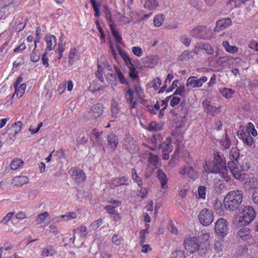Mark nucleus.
Here are the masks:
<instances>
[{
  "label": "nucleus",
  "instance_id": "nucleus-46",
  "mask_svg": "<svg viewBox=\"0 0 258 258\" xmlns=\"http://www.w3.org/2000/svg\"><path fill=\"white\" fill-rule=\"evenodd\" d=\"M122 237L118 234H114L112 237V242L116 245H119L123 242Z\"/></svg>",
  "mask_w": 258,
  "mask_h": 258
},
{
  "label": "nucleus",
  "instance_id": "nucleus-60",
  "mask_svg": "<svg viewBox=\"0 0 258 258\" xmlns=\"http://www.w3.org/2000/svg\"><path fill=\"white\" fill-rule=\"evenodd\" d=\"M132 51L135 55L140 57L143 54V50L141 47L134 46L132 48Z\"/></svg>",
  "mask_w": 258,
  "mask_h": 258
},
{
  "label": "nucleus",
  "instance_id": "nucleus-2",
  "mask_svg": "<svg viewBox=\"0 0 258 258\" xmlns=\"http://www.w3.org/2000/svg\"><path fill=\"white\" fill-rule=\"evenodd\" d=\"M242 200V191L237 190L230 191L224 198V207L226 209L229 211H235L239 208Z\"/></svg>",
  "mask_w": 258,
  "mask_h": 258
},
{
  "label": "nucleus",
  "instance_id": "nucleus-35",
  "mask_svg": "<svg viewBox=\"0 0 258 258\" xmlns=\"http://www.w3.org/2000/svg\"><path fill=\"white\" fill-rule=\"evenodd\" d=\"M220 92L223 96L227 99H230L232 97L235 92L231 89L224 88L221 89Z\"/></svg>",
  "mask_w": 258,
  "mask_h": 258
},
{
  "label": "nucleus",
  "instance_id": "nucleus-18",
  "mask_svg": "<svg viewBox=\"0 0 258 258\" xmlns=\"http://www.w3.org/2000/svg\"><path fill=\"white\" fill-rule=\"evenodd\" d=\"M107 143L110 149L115 150L118 143L117 136L113 133L109 134L107 136Z\"/></svg>",
  "mask_w": 258,
  "mask_h": 258
},
{
  "label": "nucleus",
  "instance_id": "nucleus-40",
  "mask_svg": "<svg viewBox=\"0 0 258 258\" xmlns=\"http://www.w3.org/2000/svg\"><path fill=\"white\" fill-rule=\"evenodd\" d=\"M238 163H239L238 165L242 171H247L249 169V163L247 159H243L240 162L238 161Z\"/></svg>",
  "mask_w": 258,
  "mask_h": 258
},
{
  "label": "nucleus",
  "instance_id": "nucleus-22",
  "mask_svg": "<svg viewBox=\"0 0 258 258\" xmlns=\"http://www.w3.org/2000/svg\"><path fill=\"white\" fill-rule=\"evenodd\" d=\"M72 176L74 177L75 181L78 182L83 181L86 178L85 173L82 170L78 169L73 170Z\"/></svg>",
  "mask_w": 258,
  "mask_h": 258
},
{
  "label": "nucleus",
  "instance_id": "nucleus-47",
  "mask_svg": "<svg viewBox=\"0 0 258 258\" xmlns=\"http://www.w3.org/2000/svg\"><path fill=\"white\" fill-rule=\"evenodd\" d=\"M104 88V86L101 87H97L96 86V82L94 81L92 84H91L89 87V90L92 92L95 93L97 91H102Z\"/></svg>",
  "mask_w": 258,
  "mask_h": 258
},
{
  "label": "nucleus",
  "instance_id": "nucleus-3",
  "mask_svg": "<svg viewBox=\"0 0 258 258\" xmlns=\"http://www.w3.org/2000/svg\"><path fill=\"white\" fill-rule=\"evenodd\" d=\"M143 93V89L139 85H136L133 88H130L126 90L124 97L131 110L137 108L138 100L142 98Z\"/></svg>",
  "mask_w": 258,
  "mask_h": 258
},
{
  "label": "nucleus",
  "instance_id": "nucleus-55",
  "mask_svg": "<svg viewBox=\"0 0 258 258\" xmlns=\"http://www.w3.org/2000/svg\"><path fill=\"white\" fill-rule=\"evenodd\" d=\"M184 253L183 251L176 250L171 254L170 258H184Z\"/></svg>",
  "mask_w": 258,
  "mask_h": 258
},
{
  "label": "nucleus",
  "instance_id": "nucleus-9",
  "mask_svg": "<svg viewBox=\"0 0 258 258\" xmlns=\"http://www.w3.org/2000/svg\"><path fill=\"white\" fill-rule=\"evenodd\" d=\"M207 80L208 78L206 76H202L200 78H198L196 76H190L187 79L186 85L187 87H191L192 88H200Z\"/></svg>",
  "mask_w": 258,
  "mask_h": 258
},
{
  "label": "nucleus",
  "instance_id": "nucleus-23",
  "mask_svg": "<svg viewBox=\"0 0 258 258\" xmlns=\"http://www.w3.org/2000/svg\"><path fill=\"white\" fill-rule=\"evenodd\" d=\"M128 179V177L127 176L114 178L112 179V184L115 186H119L122 185H128V184L126 183Z\"/></svg>",
  "mask_w": 258,
  "mask_h": 258
},
{
  "label": "nucleus",
  "instance_id": "nucleus-32",
  "mask_svg": "<svg viewBox=\"0 0 258 258\" xmlns=\"http://www.w3.org/2000/svg\"><path fill=\"white\" fill-rule=\"evenodd\" d=\"M55 253L53 247L52 245H48L45 247L41 253L42 256H50L53 255Z\"/></svg>",
  "mask_w": 258,
  "mask_h": 258
},
{
  "label": "nucleus",
  "instance_id": "nucleus-44",
  "mask_svg": "<svg viewBox=\"0 0 258 258\" xmlns=\"http://www.w3.org/2000/svg\"><path fill=\"white\" fill-rule=\"evenodd\" d=\"M119 108L116 102L113 100L111 103V112L112 116L114 117H116L118 114L119 113Z\"/></svg>",
  "mask_w": 258,
  "mask_h": 258
},
{
  "label": "nucleus",
  "instance_id": "nucleus-7",
  "mask_svg": "<svg viewBox=\"0 0 258 258\" xmlns=\"http://www.w3.org/2000/svg\"><path fill=\"white\" fill-rule=\"evenodd\" d=\"M228 229V223L225 219L220 218L217 220L215 223V230L218 235L224 237L227 234Z\"/></svg>",
  "mask_w": 258,
  "mask_h": 258
},
{
  "label": "nucleus",
  "instance_id": "nucleus-27",
  "mask_svg": "<svg viewBox=\"0 0 258 258\" xmlns=\"http://www.w3.org/2000/svg\"><path fill=\"white\" fill-rule=\"evenodd\" d=\"M24 164L22 160L19 158L14 159L10 164V167L12 170H15L20 168H21Z\"/></svg>",
  "mask_w": 258,
  "mask_h": 258
},
{
  "label": "nucleus",
  "instance_id": "nucleus-61",
  "mask_svg": "<svg viewBox=\"0 0 258 258\" xmlns=\"http://www.w3.org/2000/svg\"><path fill=\"white\" fill-rule=\"evenodd\" d=\"M148 232L147 229H143L141 230L140 232V238L141 239L140 241V244L141 245H143L145 242V240L146 239V234Z\"/></svg>",
  "mask_w": 258,
  "mask_h": 258
},
{
  "label": "nucleus",
  "instance_id": "nucleus-19",
  "mask_svg": "<svg viewBox=\"0 0 258 258\" xmlns=\"http://www.w3.org/2000/svg\"><path fill=\"white\" fill-rule=\"evenodd\" d=\"M29 182V179L26 176H17L12 179V183L17 186H22Z\"/></svg>",
  "mask_w": 258,
  "mask_h": 258
},
{
  "label": "nucleus",
  "instance_id": "nucleus-53",
  "mask_svg": "<svg viewBox=\"0 0 258 258\" xmlns=\"http://www.w3.org/2000/svg\"><path fill=\"white\" fill-rule=\"evenodd\" d=\"M77 215L75 212H70L66 215H61V218H63L66 221H69L71 219L76 218Z\"/></svg>",
  "mask_w": 258,
  "mask_h": 258
},
{
  "label": "nucleus",
  "instance_id": "nucleus-24",
  "mask_svg": "<svg viewBox=\"0 0 258 258\" xmlns=\"http://www.w3.org/2000/svg\"><path fill=\"white\" fill-rule=\"evenodd\" d=\"M157 177L160 180L161 184V187L163 189L167 188V178L166 174L162 170H158L157 171Z\"/></svg>",
  "mask_w": 258,
  "mask_h": 258
},
{
  "label": "nucleus",
  "instance_id": "nucleus-41",
  "mask_svg": "<svg viewBox=\"0 0 258 258\" xmlns=\"http://www.w3.org/2000/svg\"><path fill=\"white\" fill-rule=\"evenodd\" d=\"M114 70L118 80L121 84H127V81L124 77L122 72L119 68L114 66Z\"/></svg>",
  "mask_w": 258,
  "mask_h": 258
},
{
  "label": "nucleus",
  "instance_id": "nucleus-16",
  "mask_svg": "<svg viewBox=\"0 0 258 258\" xmlns=\"http://www.w3.org/2000/svg\"><path fill=\"white\" fill-rule=\"evenodd\" d=\"M199 50H205L207 53L210 54L213 53V49L211 46L206 43L198 44L195 46L194 52L197 54L199 53Z\"/></svg>",
  "mask_w": 258,
  "mask_h": 258
},
{
  "label": "nucleus",
  "instance_id": "nucleus-33",
  "mask_svg": "<svg viewBox=\"0 0 258 258\" xmlns=\"http://www.w3.org/2000/svg\"><path fill=\"white\" fill-rule=\"evenodd\" d=\"M109 26L111 28V30L113 34V36L114 37L116 42L118 43H121L122 42V39L121 37L119 36L118 32L115 31L114 28V24L111 23V17H109Z\"/></svg>",
  "mask_w": 258,
  "mask_h": 258
},
{
  "label": "nucleus",
  "instance_id": "nucleus-15",
  "mask_svg": "<svg viewBox=\"0 0 258 258\" xmlns=\"http://www.w3.org/2000/svg\"><path fill=\"white\" fill-rule=\"evenodd\" d=\"M237 135L243 141L244 144L249 146L252 144L253 138L248 132H245L242 130L238 132Z\"/></svg>",
  "mask_w": 258,
  "mask_h": 258
},
{
  "label": "nucleus",
  "instance_id": "nucleus-54",
  "mask_svg": "<svg viewBox=\"0 0 258 258\" xmlns=\"http://www.w3.org/2000/svg\"><path fill=\"white\" fill-rule=\"evenodd\" d=\"M224 248V245L223 244V241H217L215 242L214 245V249L217 251V252H221L223 251Z\"/></svg>",
  "mask_w": 258,
  "mask_h": 258
},
{
  "label": "nucleus",
  "instance_id": "nucleus-64",
  "mask_svg": "<svg viewBox=\"0 0 258 258\" xmlns=\"http://www.w3.org/2000/svg\"><path fill=\"white\" fill-rule=\"evenodd\" d=\"M252 201L255 205L258 206V188L253 191L252 195Z\"/></svg>",
  "mask_w": 258,
  "mask_h": 258
},
{
  "label": "nucleus",
  "instance_id": "nucleus-59",
  "mask_svg": "<svg viewBox=\"0 0 258 258\" xmlns=\"http://www.w3.org/2000/svg\"><path fill=\"white\" fill-rule=\"evenodd\" d=\"M236 6L235 8L231 9L228 15L230 16H237L240 15V9Z\"/></svg>",
  "mask_w": 258,
  "mask_h": 258
},
{
  "label": "nucleus",
  "instance_id": "nucleus-43",
  "mask_svg": "<svg viewBox=\"0 0 258 258\" xmlns=\"http://www.w3.org/2000/svg\"><path fill=\"white\" fill-rule=\"evenodd\" d=\"M30 58L31 61L34 62H38L40 59V52L39 50L34 48L31 54Z\"/></svg>",
  "mask_w": 258,
  "mask_h": 258
},
{
  "label": "nucleus",
  "instance_id": "nucleus-29",
  "mask_svg": "<svg viewBox=\"0 0 258 258\" xmlns=\"http://www.w3.org/2000/svg\"><path fill=\"white\" fill-rule=\"evenodd\" d=\"M74 233H79L80 234V237L85 238L88 233V231L87 227L84 225H81L76 229H74Z\"/></svg>",
  "mask_w": 258,
  "mask_h": 258
},
{
  "label": "nucleus",
  "instance_id": "nucleus-25",
  "mask_svg": "<svg viewBox=\"0 0 258 258\" xmlns=\"http://www.w3.org/2000/svg\"><path fill=\"white\" fill-rule=\"evenodd\" d=\"M141 2L144 4L145 8L149 10H154L158 6L156 0H141Z\"/></svg>",
  "mask_w": 258,
  "mask_h": 258
},
{
  "label": "nucleus",
  "instance_id": "nucleus-28",
  "mask_svg": "<svg viewBox=\"0 0 258 258\" xmlns=\"http://www.w3.org/2000/svg\"><path fill=\"white\" fill-rule=\"evenodd\" d=\"M79 59V54L76 48L71 49L69 55V62L72 64Z\"/></svg>",
  "mask_w": 258,
  "mask_h": 258
},
{
  "label": "nucleus",
  "instance_id": "nucleus-50",
  "mask_svg": "<svg viewBox=\"0 0 258 258\" xmlns=\"http://www.w3.org/2000/svg\"><path fill=\"white\" fill-rule=\"evenodd\" d=\"M128 75L130 77L132 78L133 80L136 81L137 82L139 81V77L136 73V68L130 69Z\"/></svg>",
  "mask_w": 258,
  "mask_h": 258
},
{
  "label": "nucleus",
  "instance_id": "nucleus-58",
  "mask_svg": "<svg viewBox=\"0 0 258 258\" xmlns=\"http://www.w3.org/2000/svg\"><path fill=\"white\" fill-rule=\"evenodd\" d=\"M180 39L182 43L186 46H188L190 43L191 38L190 36L186 35H182L180 37Z\"/></svg>",
  "mask_w": 258,
  "mask_h": 258
},
{
  "label": "nucleus",
  "instance_id": "nucleus-10",
  "mask_svg": "<svg viewBox=\"0 0 258 258\" xmlns=\"http://www.w3.org/2000/svg\"><path fill=\"white\" fill-rule=\"evenodd\" d=\"M185 248L190 253H194L199 248L200 244L196 237H187L184 243Z\"/></svg>",
  "mask_w": 258,
  "mask_h": 258
},
{
  "label": "nucleus",
  "instance_id": "nucleus-21",
  "mask_svg": "<svg viewBox=\"0 0 258 258\" xmlns=\"http://www.w3.org/2000/svg\"><path fill=\"white\" fill-rule=\"evenodd\" d=\"M103 105L100 104L93 105L91 107V112L94 117L96 118L100 116L103 113Z\"/></svg>",
  "mask_w": 258,
  "mask_h": 258
},
{
  "label": "nucleus",
  "instance_id": "nucleus-39",
  "mask_svg": "<svg viewBox=\"0 0 258 258\" xmlns=\"http://www.w3.org/2000/svg\"><path fill=\"white\" fill-rule=\"evenodd\" d=\"M14 88L16 90L15 93L17 96L19 97H21L25 92L26 85L25 84H22L20 86Z\"/></svg>",
  "mask_w": 258,
  "mask_h": 258
},
{
  "label": "nucleus",
  "instance_id": "nucleus-48",
  "mask_svg": "<svg viewBox=\"0 0 258 258\" xmlns=\"http://www.w3.org/2000/svg\"><path fill=\"white\" fill-rule=\"evenodd\" d=\"M65 50V45L62 42H59L57 51H58V59L60 60L62 57V53Z\"/></svg>",
  "mask_w": 258,
  "mask_h": 258
},
{
  "label": "nucleus",
  "instance_id": "nucleus-20",
  "mask_svg": "<svg viewBox=\"0 0 258 258\" xmlns=\"http://www.w3.org/2000/svg\"><path fill=\"white\" fill-rule=\"evenodd\" d=\"M244 186L247 189H256L258 188V180L253 177L248 178L244 182Z\"/></svg>",
  "mask_w": 258,
  "mask_h": 258
},
{
  "label": "nucleus",
  "instance_id": "nucleus-11",
  "mask_svg": "<svg viewBox=\"0 0 258 258\" xmlns=\"http://www.w3.org/2000/svg\"><path fill=\"white\" fill-rule=\"evenodd\" d=\"M238 238L244 241H249L252 239V235L249 228L243 227L240 228L237 232Z\"/></svg>",
  "mask_w": 258,
  "mask_h": 258
},
{
  "label": "nucleus",
  "instance_id": "nucleus-51",
  "mask_svg": "<svg viewBox=\"0 0 258 258\" xmlns=\"http://www.w3.org/2000/svg\"><path fill=\"white\" fill-rule=\"evenodd\" d=\"M92 4L94 11L95 12V16H100V5L97 4L95 0H90Z\"/></svg>",
  "mask_w": 258,
  "mask_h": 258
},
{
  "label": "nucleus",
  "instance_id": "nucleus-38",
  "mask_svg": "<svg viewBox=\"0 0 258 258\" xmlns=\"http://www.w3.org/2000/svg\"><path fill=\"white\" fill-rule=\"evenodd\" d=\"M161 84V80L159 78H156L149 83L148 85L150 87L153 88L155 90H157L159 88Z\"/></svg>",
  "mask_w": 258,
  "mask_h": 258
},
{
  "label": "nucleus",
  "instance_id": "nucleus-52",
  "mask_svg": "<svg viewBox=\"0 0 258 258\" xmlns=\"http://www.w3.org/2000/svg\"><path fill=\"white\" fill-rule=\"evenodd\" d=\"M247 129L248 130L247 132L252 136L255 137L257 135V131L254 128V125L251 122H249L247 125Z\"/></svg>",
  "mask_w": 258,
  "mask_h": 258
},
{
  "label": "nucleus",
  "instance_id": "nucleus-31",
  "mask_svg": "<svg viewBox=\"0 0 258 258\" xmlns=\"http://www.w3.org/2000/svg\"><path fill=\"white\" fill-rule=\"evenodd\" d=\"M102 132H99L98 130L95 128L93 130L90 134V139L92 141L98 142L100 141V136L102 134Z\"/></svg>",
  "mask_w": 258,
  "mask_h": 258
},
{
  "label": "nucleus",
  "instance_id": "nucleus-36",
  "mask_svg": "<svg viewBox=\"0 0 258 258\" xmlns=\"http://www.w3.org/2000/svg\"><path fill=\"white\" fill-rule=\"evenodd\" d=\"M223 45L227 51L234 53L238 51V48L235 46L230 45L227 41L223 42Z\"/></svg>",
  "mask_w": 258,
  "mask_h": 258
},
{
  "label": "nucleus",
  "instance_id": "nucleus-12",
  "mask_svg": "<svg viewBox=\"0 0 258 258\" xmlns=\"http://www.w3.org/2000/svg\"><path fill=\"white\" fill-rule=\"evenodd\" d=\"M231 24V20L229 18H224L218 20L214 30V32H218L228 27Z\"/></svg>",
  "mask_w": 258,
  "mask_h": 258
},
{
  "label": "nucleus",
  "instance_id": "nucleus-14",
  "mask_svg": "<svg viewBox=\"0 0 258 258\" xmlns=\"http://www.w3.org/2000/svg\"><path fill=\"white\" fill-rule=\"evenodd\" d=\"M118 52L119 55L121 56L122 59L124 60L126 66L130 69L135 68V64L132 60L131 57L128 56V54L124 50L121 49L120 48H118Z\"/></svg>",
  "mask_w": 258,
  "mask_h": 258
},
{
  "label": "nucleus",
  "instance_id": "nucleus-8",
  "mask_svg": "<svg viewBox=\"0 0 258 258\" xmlns=\"http://www.w3.org/2000/svg\"><path fill=\"white\" fill-rule=\"evenodd\" d=\"M199 219L203 225L208 226L213 221V215L211 210L204 209L200 212Z\"/></svg>",
  "mask_w": 258,
  "mask_h": 258
},
{
  "label": "nucleus",
  "instance_id": "nucleus-57",
  "mask_svg": "<svg viewBox=\"0 0 258 258\" xmlns=\"http://www.w3.org/2000/svg\"><path fill=\"white\" fill-rule=\"evenodd\" d=\"M210 237V233L206 231H203L200 236V238L204 242H207Z\"/></svg>",
  "mask_w": 258,
  "mask_h": 258
},
{
  "label": "nucleus",
  "instance_id": "nucleus-13",
  "mask_svg": "<svg viewBox=\"0 0 258 258\" xmlns=\"http://www.w3.org/2000/svg\"><path fill=\"white\" fill-rule=\"evenodd\" d=\"M167 142H164L160 146L162 149V157L164 160H168L169 158V153L172 151V146H171L170 140L167 138Z\"/></svg>",
  "mask_w": 258,
  "mask_h": 258
},
{
  "label": "nucleus",
  "instance_id": "nucleus-45",
  "mask_svg": "<svg viewBox=\"0 0 258 258\" xmlns=\"http://www.w3.org/2000/svg\"><path fill=\"white\" fill-rule=\"evenodd\" d=\"M161 129V125L155 121L151 122L149 125L148 130L151 132L158 131Z\"/></svg>",
  "mask_w": 258,
  "mask_h": 258
},
{
  "label": "nucleus",
  "instance_id": "nucleus-56",
  "mask_svg": "<svg viewBox=\"0 0 258 258\" xmlns=\"http://www.w3.org/2000/svg\"><path fill=\"white\" fill-rule=\"evenodd\" d=\"M190 5L197 10L200 11L202 8V2L199 0H190Z\"/></svg>",
  "mask_w": 258,
  "mask_h": 258
},
{
  "label": "nucleus",
  "instance_id": "nucleus-62",
  "mask_svg": "<svg viewBox=\"0 0 258 258\" xmlns=\"http://www.w3.org/2000/svg\"><path fill=\"white\" fill-rule=\"evenodd\" d=\"M116 207L113 205H107L104 207V209L106 210V212L109 214H114L115 213Z\"/></svg>",
  "mask_w": 258,
  "mask_h": 258
},
{
  "label": "nucleus",
  "instance_id": "nucleus-4",
  "mask_svg": "<svg viewBox=\"0 0 258 258\" xmlns=\"http://www.w3.org/2000/svg\"><path fill=\"white\" fill-rule=\"evenodd\" d=\"M190 34L194 37L204 39H210L215 37L211 29L203 26L193 29Z\"/></svg>",
  "mask_w": 258,
  "mask_h": 258
},
{
  "label": "nucleus",
  "instance_id": "nucleus-1",
  "mask_svg": "<svg viewBox=\"0 0 258 258\" xmlns=\"http://www.w3.org/2000/svg\"><path fill=\"white\" fill-rule=\"evenodd\" d=\"M237 149L233 148L229 154V159L231 160L228 162V167L226 166V163L222 159L220 154L218 152L214 154V160L209 163V164L205 162L203 167L204 171L207 173H219L222 178L226 181L230 179L229 175L228 169L233 176L237 179H240L241 172L240 167L238 165V153Z\"/></svg>",
  "mask_w": 258,
  "mask_h": 258
},
{
  "label": "nucleus",
  "instance_id": "nucleus-5",
  "mask_svg": "<svg viewBox=\"0 0 258 258\" xmlns=\"http://www.w3.org/2000/svg\"><path fill=\"white\" fill-rule=\"evenodd\" d=\"M256 216V212L250 206H246L243 208L240 214V222L243 225L251 223Z\"/></svg>",
  "mask_w": 258,
  "mask_h": 258
},
{
  "label": "nucleus",
  "instance_id": "nucleus-42",
  "mask_svg": "<svg viewBox=\"0 0 258 258\" xmlns=\"http://www.w3.org/2000/svg\"><path fill=\"white\" fill-rule=\"evenodd\" d=\"M22 123L20 121H17L13 123L11 127V130L13 131V133L16 135L18 134L22 129Z\"/></svg>",
  "mask_w": 258,
  "mask_h": 258
},
{
  "label": "nucleus",
  "instance_id": "nucleus-26",
  "mask_svg": "<svg viewBox=\"0 0 258 258\" xmlns=\"http://www.w3.org/2000/svg\"><path fill=\"white\" fill-rule=\"evenodd\" d=\"M110 68L108 62L101 58V60L98 61V72L96 73V76H98V73H102L104 69H107L108 70H110Z\"/></svg>",
  "mask_w": 258,
  "mask_h": 258
},
{
  "label": "nucleus",
  "instance_id": "nucleus-17",
  "mask_svg": "<svg viewBox=\"0 0 258 258\" xmlns=\"http://www.w3.org/2000/svg\"><path fill=\"white\" fill-rule=\"evenodd\" d=\"M47 47L45 51L53 50L56 46V38L54 35L47 36L45 37Z\"/></svg>",
  "mask_w": 258,
  "mask_h": 258
},
{
  "label": "nucleus",
  "instance_id": "nucleus-30",
  "mask_svg": "<svg viewBox=\"0 0 258 258\" xmlns=\"http://www.w3.org/2000/svg\"><path fill=\"white\" fill-rule=\"evenodd\" d=\"M214 208L216 212L218 214L220 215H222L224 214V211L221 201L218 200H215L214 203Z\"/></svg>",
  "mask_w": 258,
  "mask_h": 258
},
{
  "label": "nucleus",
  "instance_id": "nucleus-34",
  "mask_svg": "<svg viewBox=\"0 0 258 258\" xmlns=\"http://www.w3.org/2000/svg\"><path fill=\"white\" fill-rule=\"evenodd\" d=\"M158 160L159 158L157 156L152 153L149 154L148 157V162L150 165L153 166L154 169L157 168Z\"/></svg>",
  "mask_w": 258,
  "mask_h": 258
},
{
  "label": "nucleus",
  "instance_id": "nucleus-63",
  "mask_svg": "<svg viewBox=\"0 0 258 258\" xmlns=\"http://www.w3.org/2000/svg\"><path fill=\"white\" fill-rule=\"evenodd\" d=\"M230 60V58L229 56H221L220 57L218 60L217 63L219 65H222L224 63L227 62L228 61Z\"/></svg>",
  "mask_w": 258,
  "mask_h": 258
},
{
  "label": "nucleus",
  "instance_id": "nucleus-37",
  "mask_svg": "<svg viewBox=\"0 0 258 258\" xmlns=\"http://www.w3.org/2000/svg\"><path fill=\"white\" fill-rule=\"evenodd\" d=\"M192 58V52L189 51H184L179 56L180 60L182 61H187Z\"/></svg>",
  "mask_w": 258,
  "mask_h": 258
},
{
  "label": "nucleus",
  "instance_id": "nucleus-6",
  "mask_svg": "<svg viewBox=\"0 0 258 258\" xmlns=\"http://www.w3.org/2000/svg\"><path fill=\"white\" fill-rule=\"evenodd\" d=\"M180 175L183 178H190L196 179L199 177V171L196 164L187 165L181 167L179 171Z\"/></svg>",
  "mask_w": 258,
  "mask_h": 258
},
{
  "label": "nucleus",
  "instance_id": "nucleus-49",
  "mask_svg": "<svg viewBox=\"0 0 258 258\" xmlns=\"http://www.w3.org/2000/svg\"><path fill=\"white\" fill-rule=\"evenodd\" d=\"M48 216L49 214L47 212H44L38 215L36 220L38 224H42Z\"/></svg>",
  "mask_w": 258,
  "mask_h": 258
}]
</instances>
